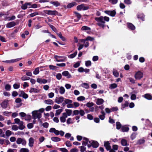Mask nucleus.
Instances as JSON below:
<instances>
[{
    "mask_svg": "<svg viewBox=\"0 0 152 152\" xmlns=\"http://www.w3.org/2000/svg\"><path fill=\"white\" fill-rule=\"evenodd\" d=\"M136 134L135 133H133L131 135V138L132 140L134 139L136 137Z\"/></svg>",
    "mask_w": 152,
    "mask_h": 152,
    "instance_id": "obj_60",
    "label": "nucleus"
},
{
    "mask_svg": "<svg viewBox=\"0 0 152 152\" xmlns=\"http://www.w3.org/2000/svg\"><path fill=\"white\" fill-rule=\"evenodd\" d=\"M143 73L139 71L135 73L134 77L136 80H140L143 77Z\"/></svg>",
    "mask_w": 152,
    "mask_h": 152,
    "instance_id": "obj_3",
    "label": "nucleus"
},
{
    "mask_svg": "<svg viewBox=\"0 0 152 152\" xmlns=\"http://www.w3.org/2000/svg\"><path fill=\"white\" fill-rule=\"evenodd\" d=\"M12 95L13 97H15L17 96L18 94L16 91H14L12 92Z\"/></svg>",
    "mask_w": 152,
    "mask_h": 152,
    "instance_id": "obj_61",
    "label": "nucleus"
},
{
    "mask_svg": "<svg viewBox=\"0 0 152 152\" xmlns=\"http://www.w3.org/2000/svg\"><path fill=\"white\" fill-rule=\"evenodd\" d=\"M39 67H37L35 69L33 73L34 75H37L39 73Z\"/></svg>",
    "mask_w": 152,
    "mask_h": 152,
    "instance_id": "obj_39",
    "label": "nucleus"
},
{
    "mask_svg": "<svg viewBox=\"0 0 152 152\" xmlns=\"http://www.w3.org/2000/svg\"><path fill=\"white\" fill-rule=\"evenodd\" d=\"M31 2L26 3L25 4L22 5L21 8L22 10H25L27 8L28 6H30L31 5Z\"/></svg>",
    "mask_w": 152,
    "mask_h": 152,
    "instance_id": "obj_11",
    "label": "nucleus"
},
{
    "mask_svg": "<svg viewBox=\"0 0 152 152\" xmlns=\"http://www.w3.org/2000/svg\"><path fill=\"white\" fill-rule=\"evenodd\" d=\"M129 130V127L125 126H123L121 127V131L123 132H128Z\"/></svg>",
    "mask_w": 152,
    "mask_h": 152,
    "instance_id": "obj_21",
    "label": "nucleus"
},
{
    "mask_svg": "<svg viewBox=\"0 0 152 152\" xmlns=\"http://www.w3.org/2000/svg\"><path fill=\"white\" fill-rule=\"evenodd\" d=\"M7 101L4 100L1 103V107L3 108H6L7 107Z\"/></svg>",
    "mask_w": 152,
    "mask_h": 152,
    "instance_id": "obj_19",
    "label": "nucleus"
},
{
    "mask_svg": "<svg viewBox=\"0 0 152 152\" xmlns=\"http://www.w3.org/2000/svg\"><path fill=\"white\" fill-rule=\"evenodd\" d=\"M117 87V85L115 83H113L111 84L109 87V88L111 89L115 88Z\"/></svg>",
    "mask_w": 152,
    "mask_h": 152,
    "instance_id": "obj_36",
    "label": "nucleus"
},
{
    "mask_svg": "<svg viewBox=\"0 0 152 152\" xmlns=\"http://www.w3.org/2000/svg\"><path fill=\"white\" fill-rule=\"evenodd\" d=\"M51 140L54 142H57L61 140L60 138L57 137H52L51 138Z\"/></svg>",
    "mask_w": 152,
    "mask_h": 152,
    "instance_id": "obj_24",
    "label": "nucleus"
},
{
    "mask_svg": "<svg viewBox=\"0 0 152 152\" xmlns=\"http://www.w3.org/2000/svg\"><path fill=\"white\" fill-rule=\"evenodd\" d=\"M80 61H77L76 63L74 64L73 66V67L75 68H77L80 66Z\"/></svg>",
    "mask_w": 152,
    "mask_h": 152,
    "instance_id": "obj_48",
    "label": "nucleus"
},
{
    "mask_svg": "<svg viewBox=\"0 0 152 152\" xmlns=\"http://www.w3.org/2000/svg\"><path fill=\"white\" fill-rule=\"evenodd\" d=\"M110 144L108 141H104V146L107 151L110 150L111 149V147Z\"/></svg>",
    "mask_w": 152,
    "mask_h": 152,
    "instance_id": "obj_6",
    "label": "nucleus"
},
{
    "mask_svg": "<svg viewBox=\"0 0 152 152\" xmlns=\"http://www.w3.org/2000/svg\"><path fill=\"white\" fill-rule=\"evenodd\" d=\"M85 99V97L83 96H79L77 98V100L79 101H83Z\"/></svg>",
    "mask_w": 152,
    "mask_h": 152,
    "instance_id": "obj_50",
    "label": "nucleus"
},
{
    "mask_svg": "<svg viewBox=\"0 0 152 152\" xmlns=\"http://www.w3.org/2000/svg\"><path fill=\"white\" fill-rule=\"evenodd\" d=\"M48 24L49 25L50 27L51 28L52 30L55 32H56L57 31L56 28L50 24L49 23H48Z\"/></svg>",
    "mask_w": 152,
    "mask_h": 152,
    "instance_id": "obj_33",
    "label": "nucleus"
},
{
    "mask_svg": "<svg viewBox=\"0 0 152 152\" xmlns=\"http://www.w3.org/2000/svg\"><path fill=\"white\" fill-rule=\"evenodd\" d=\"M83 139L85 141H83L82 142V145H83L86 146L88 144V139L85 137H83Z\"/></svg>",
    "mask_w": 152,
    "mask_h": 152,
    "instance_id": "obj_16",
    "label": "nucleus"
},
{
    "mask_svg": "<svg viewBox=\"0 0 152 152\" xmlns=\"http://www.w3.org/2000/svg\"><path fill=\"white\" fill-rule=\"evenodd\" d=\"M113 75L116 77H118L119 76V73L117 72V70L115 69H113Z\"/></svg>",
    "mask_w": 152,
    "mask_h": 152,
    "instance_id": "obj_35",
    "label": "nucleus"
},
{
    "mask_svg": "<svg viewBox=\"0 0 152 152\" xmlns=\"http://www.w3.org/2000/svg\"><path fill=\"white\" fill-rule=\"evenodd\" d=\"M13 87L15 89H18L20 88V85L19 84L15 83L13 84Z\"/></svg>",
    "mask_w": 152,
    "mask_h": 152,
    "instance_id": "obj_43",
    "label": "nucleus"
},
{
    "mask_svg": "<svg viewBox=\"0 0 152 152\" xmlns=\"http://www.w3.org/2000/svg\"><path fill=\"white\" fill-rule=\"evenodd\" d=\"M64 98L62 96H60L57 99H56L55 102L58 104L62 103L64 100Z\"/></svg>",
    "mask_w": 152,
    "mask_h": 152,
    "instance_id": "obj_12",
    "label": "nucleus"
},
{
    "mask_svg": "<svg viewBox=\"0 0 152 152\" xmlns=\"http://www.w3.org/2000/svg\"><path fill=\"white\" fill-rule=\"evenodd\" d=\"M144 97L146 99L150 100L152 99V96L151 95L149 94H145L144 95Z\"/></svg>",
    "mask_w": 152,
    "mask_h": 152,
    "instance_id": "obj_28",
    "label": "nucleus"
},
{
    "mask_svg": "<svg viewBox=\"0 0 152 152\" xmlns=\"http://www.w3.org/2000/svg\"><path fill=\"white\" fill-rule=\"evenodd\" d=\"M77 51H75L73 53L70 54L68 56L69 58H73L76 56L77 54Z\"/></svg>",
    "mask_w": 152,
    "mask_h": 152,
    "instance_id": "obj_29",
    "label": "nucleus"
},
{
    "mask_svg": "<svg viewBox=\"0 0 152 152\" xmlns=\"http://www.w3.org/2000/svg\"><path fill=\"white\" fill-rule=\"evenodd\" d=\"M63 110L62 109H60L57 110L56 111V113H55V115H59L60 114L61 112Z\"/></svg>",
    "mask_w": 152,
    "mask_h": 152,
    "instance_id": "obj_44",
    "label": "nucleus"
},
{
    "mask_svg": "<svg viewBox=\"0 0 152 152\" xmlns=\"http://www.w3.org/2000/svg\"><path fill=\"white\" fill-rule=\"evenodd\" d=\"M104 102V100L102 99H98L96 101V103L98 105H100L102 104Z\"/></svg>",
    "mask_w": 152,
    "mask_h": 152,
    "instance_id": "obj_18",
    "label": "nucleus"
},
{
    "mask_svg": "<svg viewBox=\"0 0 152 152\" xmlns=\"http://www.w3.org/2000/svg\"><path fill=\"white\" fill-rule=\"evenodd\" d=\"M94 19L98 22L96 23L97 25L104 29L105 27L104 25L105 23V21L106 22L109 21L110 18L109 17L106 16L104 17L100 16L99 17L95 18Z\"/></svg>",
    "mask_w": 152,
    "mask_h": 152,
    "instance_id": "obj_1",
    "label": "nucleus"
},
{
    "mask_svg": "<svg viewBox=\"0 0 152 152\" xmlns=\"http://www.w3.org/2000/svg\"><path fill=\"white\" fill-rule=\"evenodd\" d=\"M59 92L61 94H64L65 92V89L64 87L61 86L59 88Z\"/></svg>",
    "mask_w": 152,
    "mask_h": 152,
    "instance_id": "obj_32",
    "label": "nucleus"
},
{
    "mask_svg": "<svg viewBox=\"0 0 152 152\" xmlns=\"http://www.w3.org/2000/svg\"><path fill=\"white\" fill-rule=\"evenodd\" d=\"M22 139L21 138H18L16 141V143L18 144H20L22 142Z\"/></svg>",
    "mask_w": 152,
    "mask_h": 152,
    "instance_id": "obj_56",
    "label": "nucleus"
},
{
    "mask_svg": "<svg viewBox=\"0 0 152 152\" xmlns=\"http://www.w3.org/2000/svg\"><path fill=\"white\" fill-rule=\"evenodd\" d=\"M27 127L29 129H31L33 127L34 125H33L32 123H30L27 124Z\"/></svg>",
    "mask_w": 152,
    "mask_h": 152,
    "instance_id": "obj_64",
    "label": "nucleus"
},
{
    "mask_svg": "<svg viewBox=\"0 0 152 152\" xmlns=\"http://www.w3.org/2000/svg\"><path fill=\"white\" fill-rule=\"evenodd\" d=\"M30 93H37L39 92V90L35 88H31L29 91Z\"/></svg>",
    "mask_w": 152,
    "mask_h": 152,
    "instance_id": "obj_20",
    "label": "nucleus"
},
{
    "mask_svg": "<svg viewBox=\"0 0 152 152\" xmlns=\"http://www.w3.org/2000/svg\"><path fill=\"white\" fill-rule=\"evenodd\" d=\"M74 13L75 15L77 17L78 20L81 19V15L79 13L76 12H74Z\"/></svg>",
    "mask_w": 152,
    "mask_h": 152,
    "instance_id": "obj_37",
    "label": "nucleus"
},
{
    "mask_svg": "<svg viewBox=\"0 0 152 152\" xmlns=\"http://www.w3.org/2000/svg\"><path fill=\"white\" fill-rule=\"evenodd\" d=\"M127 25L128 28L131 30H134L135 29V27L131 23H127Z\"/></svg>",
    "mask_w": 152,
    "mask_h": 152,
    "instance_id": "obj_9",
    "label": "nucleus"
},
{
    "mask_svg": "<svg viewBox=\"0 0 152 152\" xmlns=\"http://www.w3.org/2000/svg\"><path fill=\"white\" fill-rule=\"evenodd\" d=\"M129 103L128 101H126L125 102L124 104H122L121 105V109H124L126 107H128L129 106Z\"/></svg>",
    "mask_w": 152,
    "mask_h": 152,
    "instance_id": "obj_26",
    "label": "nucleus"
},
{
    "mask_svg": "<svg viewBox=\"0 0 152 152\" xmlns=\"http://www.w3.org/2000/svg\"><path fill=\"white\" fill-rule=\"evenodd\" d=\"M39 14V13L37 12H35L33 13H31L29 15V16L31 17H33L36 15H37Z\"/></svg>",
    "mask_w": 152,
    "mask_h": 152,
    "instance_id": "obj_51",
    "label": "nucleus"
},
{
    "mask_svg": "<svg viewBox=\"0 0 152 152\" xmlns=\"http://www.w3.org/2000/svg\"><path fill=\"white\" fill-rule=\"evenodd\" d=\"M30 79L29 77L25 76H23L21 78V80L23 81L29 80Z\"/></svg>",
    "mask_w": 152,
    "mask_h": 152,
    "instance_id": "obj_46",
    "label": "nucleus"
},
{
    "mask_svg": "<svg viewBox=\"0 0 152 152\" xmlns=\"http://www.w3.org/2000/svg\"><path fill=\"white\" fill-rule=\"evenodd\" d=\"M138 18L140 19L142 21L144 20L145 15L143 13H138L137 15Z\"/></svg>",
    "mask_w": 152,
    "mask_h": 152,
    "instance_id": "obj_7",
    "label": "nucleus"
},
{
    "mask_svg": "<svg viewBox=\"0 0 152 152\" xmlns=\"http://www.w3.org/2000/svg\"><path fill=\"white\" fill-rule=\"evenodd\" d=\"M65 143L66 145L68 147H69L72 146V144L69 141H67Z\"/></svg>",
    "mask_w": 152,
    "mask_h": 152,
    "instance_id": "obj_58",
    "label": "nucleus"
},
{
    "mask_svg": "<svg viewBox=\"0 0 152 152\" xmlns=\"http://www.w3.org/2000/svg\"><path fill=\"white\" fill-rule=\"evenodd\" d=\"M11 86L9 84H6L5 86V89L7 91H10L11 89Z\"/></svg>",
    "mask_w": 152,
    "mask_h": 152,
    "instance_id": "obj_38",
    "label": "nucleus"
},
{
    "mask_svg": "<svg viewBox=\"0 0 152 152\" xmlns=\"http://www.w3.org/2000/svg\"><path fill=\"white\" fill-rule=\"evenodd\" d=\"M59 150L62 152H68V150L65 148H59Z\"/></svg>",
    "mask_w": 152,
    "mask_h": 152,
    "instance_id": "obj_62",
    "label": "nucleus"
},
{
    "mask_svg": "<svg viewBox=\"0 0 152 152\" xmlns=\"http://www.w3.org/2000/svg\"><path fill=\"white\" fill-rule=\"evenodd\" d=\"M94 40V38L93 37H91L90 36H88L86 39V40L87 41H93Z\"/></svg>",
    "mask_w": 152,
    "mask_h": 152,
    "instance_id": "obj_45",
    "label": "nucleus"
},
{
    "mask_svg": "<svg viewBox=\"0 0 152 152\" xmlns=\"http://www.w3.org/2000/svg\"><path fill=\"white\" fill-rule=\"evenodd\" d=\"M56 77L57 79L58 80H60L62 78V75L61 74L58 73L56 75Z\"/></svg>",
    "mask_w": 152,
    "mask_h": 152,
    "instance_id": "obj_59",
    "label": "nucleus"
},
{
    "mask_svg": "<svg viewBox=\"0 0 152 152\" xmlns=\"http://www.w3.org/2000/svg\"><path fill=\"white\" fill-rule=\"evenodd\" d=\"M72 100L69 99H66L62 103V105L63 107H64L66 104H68L69 103H72Z\"/></svg>",
    "mask_w": 152,
    "mask_h": 152,
    "instance_id": "obj_14",
    "label": "nucleus"
},
{
    "mask_svg": "<svg viewBox=\"0 0 152 152\" xmlns=\"http://www.w3.org/2000/svg\"><path fill=\"white\" fill-rule=\"evenodd\" d=\"M94 105V103L93 102H88L86 104V106L88 107H91L93 106Z\"/></svg>",
    "mask_w": 152,
    "mask_h": 152,
    "instance_id": "obj_53",
    "label": "nucleus"
},
{
    "mask_svg": "<svg viewBox=\"0 0 152 152\" xmlns=\"http://www.w3.org/2000/svg\"><path fill=\"white\" fill-rule=\"evenodd\" d=\"M65 111L68 116H70L72 114V111L71 110L66 109Z\"/></svg>",
    "mask_w": 152,
    "mask_h": 152,
    "instance_id": "obj_40",
    "label": "nucleus"
},
{
    "mask_svg": "<svg viewBox=\"0 0 152 152\" xmlns=\"http://www.w3.org/2000/svg\"><path fill=\"white\" fill-rule=\"evenodd\" d=\"M91 63L90 61H87L85 62V65L86 66H91Z\"/></svg>",
    "mask_w": 152,
    "mask_h": 152,
    "instance_id": "obj_49",
    "label": "nucleus"
},
{
    "mask_svg": "<svg viewBox=\"0 0 152 152\" xmlns=\"http://www.w3.org/2000/svg\"><path fill=\"white\" fill-rule=\"evenodd\" d=\"M89 9H90V7L89 6L84 4H83V10H86Z\"/></svg>",
    "mask_w": 152,
    "mask_h": 152,
    "instance_id": "obj_30",
    "label": "nucleus"
},
{
    "mask_svg": "<svg viewBox=\"0 0 152 152\" xmlns=\"http://www.w3.org/2000/svg\"><path fill=\"white\" fill-rule=\"evenodd\" d=\"M62 74L63 76H66L67 78H70L72 77L71 75L68 71H65L62 72Z\"/></svg>",
    "mask_w": 152,
    "mask_h": 152,
    "instance_id": "obj_10",
    "label": "nucleus"
},
{
    "mask_svg": "<svg viewBox=\"0 0 152 152\" xmlns=\"http://www.w3.org/2000/svg\"><path fill=\"white\" fill-rule=\"evenodd\" d=\"M21 152H28L29 150L26 148H22L20 149Z\"/></svg>",
    "mask_w": 152,
    "mask_h": 152,
    "instance_id": "obj_63",
    "label": "nucleus"
},
{
    "mask_svg": "<svg viewBox=\"0 0 152 152\" xmlns=\"http://www.w3.org/2000/svg\"><path fill=\"white\" fill-rule=\"evenodd\" d=\"M21 59V58H17V59H15L11 60H10V63H14V62H17L18 61H19Z\"/></svg>",
    "mask_w": 152,
    "mask_h": 152,
    "instance_id": "obj_55",
    "label": "nucleus"
},
{
    "mask_svg": "<svg viewBox=\"0 0 152 152\" xmlns=\"http://www.w3.org/2000/svg\"><path fill=\"white\" fill-rule=\"evenodd\" d=\"M54 58L56 59V61L57 59H58V58H66V57L64 56H60L57 55H55L54 56Z\"/></svg>",
    "mask_w": 152,
    "mask_h": 152,
    "instance_id": "obj_54",
    "label": "nucleus"
},
{
    "mask_svg": "<svg viewBox=\"0 0 152 152\" xmlns=\"http://www.w3.org/2000/svg\"><path fill=\"white\" fill-rule=\"evenodd\" d=\"M34 142V139L32 137H30L29 139L28 145L30 147L33 146Z\"/></svg>",
    "mask_w": 152,
    "mask_h": 152,
    "instance_id": "obj_15",
    "label": "nucleus"
},
{
    "mask_svg": "<svg viewBox=\"0 0 152 152\" xmlns=\"http://www.w3.org/2000/svg\"><path fill=\"white\" fill-rule=\"evenodd\" d=\"M77 5V4L75 2H73L71 3H69L67 6V7L68 8H70L73 7L74 6H76Z\"/></svg>",
    "mask_w": 152,
    "mask_h": 152,
    "instance_id": "obj_22",
    "label": "nucleus"
},
{
    "mask_svg": "<svg viewBox=\"0 0 152 152\" xmlns=\"http://www.w3.org/2000/svg\"><path fill=\"white\" fill-rule=\"evenodd\" d=\"M104 12L112 17H114L116 14V12L115 10L112 11L105 10Z\"/></svg>",
    "mask_w": 152,
    "mask_h": 152,
    "instance_id": "obj_5",
    "label": "nucleus"
},
{
    "mask_svg": "<svg viewBox=\"0 0 152 152\" xmlns=\"http://www.w3.org/2000/svg\"><path fill=\"white\" fill-rule=\"evenodd\" d=\"M32 114L33 118L34 120H35L38 118V115H42L41 113H38V110H35L32 111Z\"/></svg>",
    "mask_w": 152,
    "mask_h": 152,
    "instance_id": "obj_4",
    "label": "nucleus"
},
{
    "mask_svg": "<svg viewBox=\"0 0 152 152\" xmlns=\"http://www.w3.org/2000/svg\"><path fill=\"white\" fill-rule=\"evenodd\" d=\"M109 1L113 4H115L117 3L118 0H109Z\"/></svg>",
    "mask_w": 152,
    "mask_h": 152,
    "instance_id": "obj_57",
    "label": "nucleus"
},
{
    "mask_svg": "<svg viewBox=\"0 0 152 152\" xmlns=\"http://www.w3.org/2000/svg\"><path fill=\"white\" fill-rule=\"evenodd\" d=\"M16 25V24L15 22L12 21L7 23L6 25V27L7 28H10Z\"/></svg>",
    "mask_w": 152,
    "mask_h": 152,
    "instance_id": "obj_8",
    "label": "nucleus"
},
{
    "mask_svg": "<svg viewBox=\"0 0 152 152\" xmlns=\"http://www.w3.org/2000/svg\"><path fill=\"white\" fill-rule=\"evenodd\" d=\"M16 18L15 16V15H12V17H8L7 18V19L8 20H14Z\"/></svg>",
    "mask_w": 152,
    "mask_h": 152,
    "instance_id": "obj_41",
    "label": "nucleus"
},
{
    "mask_svg": "<svg viewBox=\"0 0 152 152\" xmlns=\"http://www.w3.org/2000/svg\"><path fill=\"white\" fill-rule=\"evenodd\" d=\"M50 3L56 7H58L61 5L60 3L58 1H51L50 2Z\"/></svg>",
    "mask_w": 152,
    "mask_h": 152,
    "instance_id": "obj_17",
    "label": "nucleus"
},
{
    "mask_svg": "<svg viewBox=\"0 0 152 152\" xmlns=\"http://www.w3.org/2000/svg\"><path fill=\"white\" fill-rule=\"evenodd\" d=\"M45 102L46 104H53V101L50 99L45 100Z\"/></svg>",
    "mask_w": 152,
    "mask_h": 152,
    "instance_id": "obj_27",
    "label": "nucleus"
},
{
    "mask_svg": "<svg viewBox=\"0 0 152 152\" xmlns=\"http://www.w3.org/2000/svg\"><path fill=\"white\" fill-rule=\"evenodd\" d=\"M44 12L46 14L51 15H58V12L56 10H44Z\"/></svg>",
    "mask_w": 152,
    "mask_h": 152,
    "instance_id": "obj_2",
    "label": "nucleus"
},
{
    "mask_svg": "<svg viewBox=\"0 0 152 152\" xmlns=\"http://www.w3.org/2000/svg\"><path fill=\"white\" fill-rule=\"evenodd\" d=\"M58 37L63 41H66V39L65 37L62 36V34L61 32L59 33H56Z\"/></svg>",
    "mask_w": 152,
    "mask_h": 152,
    "instance_id": "obj_23",
    "label": "nucleus"
},
{
    "mask_svg": "<svg viewBox=\"0 0 152 152\" xmlns=\"http://www.w3.org/2000/svg\"><path fill=\"white\" fill-rule=\"evenodd\" d=\"M116 129H120L121 128V129L122 125L119 122L117 121L116 123Z\"/></svg>",
    "mask_w": 152,
    "mask_h": 152,
    "instance_id": "obj_31",
    "label": "nucleus"
},
{
    "mask_svg": "<svg viewBox=\"0 0 152 152\" xmlns=\"http://www.w3.org/2000/svg\"><path fill=\"white\" fill-rule=\"evenodd\" d=\"M81 30L82 31H86L91 30V28L86 26H84L82 27Z\"/></svg>",
    "mask_w": 152,
    "mask_h": 152,
    "instance_id": "obj_34",
    "label": "nucleus"
},
{
    "mask_svg": "<svg viewBox=\"0 0 152 152\" xmlns=\"http://www.w3.org/2000/svg\"><path fill=\"white\" fill-rule=\"evenodd\" d=\"M82 86L86 89H88L89 88V85L88 84L86 83H83L82 85Z\"/></svg>",
    "mask_w": 152,
    "mask_h": 152,
    "instance_id": "obj_52",
    "label": "nucleus"
},
{
    "mask_svg": "<svg viewBox=\"0 0 152 152\" xmlns=\"http://www.w3.org/2000/svg\"><path fill=\"white\" fill-rule=\"evenodd\" d=\"M91 144L93 148H97L99 146V143L97 141H96L92 140Z\"/></svg>",
    "mask_w": 152,
    "mask_h": 152,
    "instance_id": "obj_13",
    "label": "nucleus"
},
{
    "mask_svg": "<svg viewBox=\"0 0 152 152\" xmlns=\"http://www.w3.org/2000/svg\"><path fill=\"white\" fill-rule=\"evenodd\" d=\"M83 4L79 5L77 7V10L78 11L83 10Z\"/></svg>",
    "mask_w": 152,
    "mask_h": 152,
    "instance_id": "obj_42",
    "label": "nucleus"
},
{
    "mask_svg": "<svg viewBox=\"0 0 152 152\" xmlns=\"http://www.w3.org/2000/svg\"><path fill=\"white\" fill-rule=\"evenodd\" d=\"M121 145L123 146L128 145L127 140L124 139H122L121 141Z\"/></svg>",
    "mask_w": 152,
    "mask_h": 152,
    "instance_id": "obj_25",
    "label": "nucleus"
},
{
    "mask_svg": "<svg viewBox=\"0 0 152 152\" xmlns=\"http://www.w3.org/2000/svg\"><path fill=\"white\" fill-rule=\"evenodd\" d=\"M145 141L144 139H140L137 141V144L139 145L143 144L145 142Z\"/></svg>",
    "mask_w": 152,
    "mask_h": 152,
    "instance_id": "obj_47",
    "label": "nucleus"
}]
</instances>
